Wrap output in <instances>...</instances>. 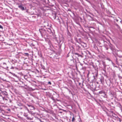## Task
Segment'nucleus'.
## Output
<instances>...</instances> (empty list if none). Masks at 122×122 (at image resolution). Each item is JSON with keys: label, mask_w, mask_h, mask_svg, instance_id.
Listing matches in <instances>:
<instances>
[{"label": "nucleus", "mask_w": 122, "mask_h": 122, "mask_svg": "<svg viewBox=\"0 0 122 122\" xmlns=\"http://www.w3.org/2000/svg\"><path fill=\"white\" fill-rule=\"evenodd\" d=\"M98 71L97 69H95V71L93 73L94 75L92 77H89V72H88V73L87 75V77L88 81L91 83L98 84L99 83L97 81H96V79L95 78L97 77L98 76Z\"/></svg>", "instance_id": "nucleus-1"}, {"label": "nucleus", "mask_w": 122, "mask_h": 122, "mask_svg": "<svg viewBox=\"0 0 122 122\" xmlns=\"http://www.w3.org/2000/svg\"><path fill=\"white\" fill-rule=\"evenodd\" d=\"M19 87H21L23 89L26 90L25 91H31L32 89V88L31 87H30L29 86H28L26 85H25L24 84L23 86H19Z\"/></svg>", "instance_id": "nucleus-2"}, {"label": "nucleus", "mask_w": 122, "mask_h": 122, "mask_svg": "<svg viewBox=\"0 0 122 122\" xmlns=\"http://www.w3.org/2000/svg\"><path fill=\"white\" fill-rule=\"evenodd\" d=\"M91 88V89L93 91H94L96 90V84H91L90 85Z\"/></svg>", "instance_id": "nucleus-3"}, {"label": "nucleus", "mask_w": 122, "mask_h": 122, "mask_svg": "<svg viewBox=\"0 0 122 122\" xmlns=\"http://www.w3.org/2000/svg\"><path fill=\"white\" fill-rule=\"evenodd\" d=\"M69 86H70V87L71 89H76V87H77V85L76 84L75 85L74 84H69Z\"/></svg>", "instance_id": "nucleus-4"}, {"label": "nucleus", "mask_w": 122, "mask_h": 122, "mask_svg": "<svg viewBox=\"0 0 122 122\" xmlns=\"http://www.w3.org/2000/svg\"><path fill=\"white\" fill-rule=\"evenodd\" d=\"M39 30L42 36L43 34L45 33L46 32L45 30L43 28L39 29Z\"/></svg>", "instance_id": "nucleus-5"}, {"label": "nucleus", "mask_w": 122, "mask_h": 122, "mask_svg": "<svg viewBox=\"0 0 122 122\" xmlns=\"http://www.w3.org/2000/svg\"><path fill=\"white\" fill-rule=\"evenodd\" d=\"M105 92V91H104L102 90L99 92L98 93H94V94L97 95H99V94H103Z\"/></svg>", "instance_id": "nucleus-6"}, {"label": "nucleus", "mask_w": 122, "mask_h": 122, "mask_svg": "<svg viewBox=\"0 0 122 122\" xmlns=\"http://www.w3.org/2000/svg\"><path fill=\"white\" fill-rule=\"evenodd\" d=\"M109 48L112 51H113L114 50V46L111 44L109 45Z\"/></svg>", "instance_id": "nucleus-7"}, {"label": "nucleus", "mask_w": 122, "mask_h": 122, "mask_svg": "<svg viewBox=\"0 0 122 122\" xmlns=\"http://www.w3.org/2000/svg\"><path fill=\"white\" fill-rule=\"evenodd\" d=\"M1 95H4L7 96L8 95V94L7 92L5 91H2L1 90Z\"/></svg>", "instance_id": "nucleus-8"}, {"label": "nucleus", "mask_w": 122, "mask_h": 122, "mask_svg": "<svg viewBox=\"0 0 122 122\" xmlns=\"http://www.w3.org/2000/svg\"><path fill=\"white\" fill-rule=\"evenodd\" d=\"M115 92L112 91H110L109 93V95L112 97H113L115 94Z\"/></svg>", "instance_id": "nucleus-9"}, {"label": "nucleus", "mask_w": 122, "mask_h": 122, "mask_svg": "<svg viewBox=\"0 0 122 122\" xmlns=\"http://www.w3.org/2000/svg\"><path fill=\"white\" fill-rule=\"evenodd\" d=\"M18 7L22 10H24L26 9V7H25V9L24 7H23L21 5H19L18 6Z\"/></svg>", "instance_id": "nucleus-10"}, {"label": "nucleus", "mask_w": 122, "mask_h": 122, "mask_svg": "<svg viewBox=\"0 0 122 122\" xmlns=\"http://www.w3.org/2000/svg\"><path fill=\"white\" fill-rule=\"evenodd\" d=\"M78 42H77L79 43H80V42H81V43H83L84 44H85L86 45V43H84L83 42L81 41V38H78Z\"/></svg>", "instance_id": "nucleus-11"}, {"label": "nucleus", "mask_w": 122, "mask_h": 122, "mask_svg": "<svg viewBox=\"0 0 122 122\" xmlns=\"http://www.w3.org/2000/svg\"><path fill=\"white\" fill-rule=\"evenodd\" d=\"M101 83L102 84H103L104 83V78L103 77H101L100 79V81Z\"/></svg>", "instance_id": "nucleus-12"}, {"label": "nucleus", "mask_w": 122, "mask_h": 122, "mask_svg": "<svg viewBox=\"0 0 122 122\" xmlns=\"http://www.w3.org/2000/svg\"><path fill=\"white\" fill-rule=\"evenodd\" d=\"M78 37V36L77 35L76 36H75L74 38V40L76 41V42H78V38L77 37Z\"/></svg>", "instance_id": "nucleus-13"}, {"label": "nucleus", "mask_w": 122, "mask_h": 122, "mask_svg": "<svg viewBox=\"0 0 122 122\" xmlns=\"http://www.w3.org/2000/svg\"><path fill=\"white\" fill-rule=\"evenodd\" d=\"M115 117L116 118V120L117 122H121V119L120 118L118 117H117V118L116 117Z\"/></svg>", "instance_id": "nucleus-14"}, {"label": "nucleus", "mask_w": 122, "mask_h": 122, "mask_svg": "<svg viewBox=\"0 0 122 122\" xmlns=\"http://www.w3.org/2000/svg\"><path fill=\"white\" fill-rule=\"evenodd\" d=\"M102 96H103V97L104 98H107V95L106 93L105 92L103 94V95H102Z\"/></svg>", "instance_id": "nucleus-15"}, {"label": "nucleus", "mask_w": 122, "mask_h": 122, "mask_svg": "<svg viewBox=\"0 0 122 122\" xmlns=\"http://www.w3.org/2000/svg\"><path fill=\"white\" fill-rule=\"evenodd\" d=\"M106 65H105L103 66V68L102 69L103 71H104L105 72H106Z\"/></svg>", "instance_id": "nucleus-16"}, {"label": "nucleus", "mask_w": 122, "mask_h": 122, "mask_svg": "<svg viewBox=\"0 0 122 122\" xmlns=\"http://www.w3.org/2000/svg\"><path fill=\"white\" fill-rule=\"evenodd\" d=\"M109 112H110V113L111 114H112V116L114 117V115H115V114L114 113H113V111H109Z\"/></svg>", "instance_id": "nucleus-17"}, {"label": "nucleus", "mask_w": 122, "mask_h": 122, "mask_svg": "<svg viewBox=\"0 0 122 122\" xmlns=\"http://www.w3.org/2000/svg\"><path fill=\"white\" fill-rule=\"evenodd\" d=\"M17 105L19 106H21L23 105V104L19 102H18L17 103Z\"/></svg>", "instance_id": "nucleus-18"}, {"label": "nucleus", "mask_w": 122, "mask_h": 122, "mask_svg": "<svg viewBox=\"0 0 122 122\" xmlns=\"http://www.w3.org/2000/svg\"><path fill=\"white\" fill-rule=\"evenodd\" d=\"M68 90H69V93L70 94H71V95H72V96L73 97V95H75V94L74 93H72L71 91L70 90H69V89Z\"/></svg>", "instance_id": "nucleus-19"}, {"label": "nucleus", "mask_w": 122, "mask_h": 122, "mask_svg": "<svg viewBox=\"0 0 122 122\" xmlns=\"http://www.w3.org/2000/svg\"><path fill=\"white\" fill-rule=\"evenodd\" d=\"M47 31L48 32L50 33H51V30L50 28H48L47 29Z\"/></svg>", "instance_id": "nucleus-20"}, {"label": "nucleus", "mask_w": 122, "mask_h": 122, "mask_svg": "<svg viewBox=\"0 0 122 122\" xmlns=\"http://www.w3.org/2000/svg\"><path fill=\"white\" fill-rule=\"evenodd\" d=\"M67 34L68 36H69L70 37H71V34L69 31L67 32Z\"/></svg>", "instance_id": "nucleus-21"}, {"label": "nucleus", "mask_w": 122, "mask_h": 122, "mask_svg": "<svg viewBox=\"0 0 122 122\" xmlns=\"http://www.w3.org/2000/svg\"><path fill=\"white\" fill-rule=\"evenodd\" d=\"M115 25L116 26H117V28L118 29H119L120 28V27L119 26V25H118L117 24V23H115Z\"/></svg>", "instance_id": "nucleus-22"}, {"label": "nucleus", "mask_w": 122, "mask_h": 122, "mask_svg": "<svg viewBox=\"0 0 122 122\" xmlns=\"http://www.w3.org/2000/svg\"><path fill=\"white\" fill-rule=\"evenodd\" d=\"M74 54L76 55H78V57H80V56L81 57V56H82L81 55H79V54H78V53H74Z\"/></svg>", "instance_id": "nucleus-23"}, {"label": "nucleus", "mask_w": 122, "mask_h": 122, "mask_svg": "<svg viewBox=\"0 0 122 122\" xmlns=\"http://www.w3.org/2000/svg\"><path fill=\"white\" fill-rule=\"evenodd\" d=\"M74 54L76 55H78V57H80V56L81 57V56H82L81 55H79V54H78V53H74Z\"/></svg>", "instance_id": "nucleus-24"}, {"label": "nucleus", "mask_w": 122, "mask_h": 122, "mask_svg": "<svg viewBox=\"0 0 122 122\" xmlns=\"http://www.w3.org/2000/svg\"><path fill=\"white\" fill-rule=\"evenodd\" d=\"M74 54L76 55H78V57H80V56L81 57V56H82L81 55H79V54H78V53H74Z\"/></svg>", "instance_id": "nucleus-25"}, {"label": "nucleus", "mask_w": 122, "mask_h": 122, "mask_svg": "<svg viewBox=\"0 0 122 122\" xmlns=\"http://www.w3.org/2000/svg\"><path fill=\"white\" fill-rule=\"evenodd\" d=\"M115 61H116V64L117 65H118L119 63H118V59L117 58H116Z\"/></svg>", "instance_id": "nucleus-26"}, {"label": "nucleus", "mask_w": 122, "mask_h": 122, "mask_svg": "<svg viewBox=\"0 0 122 122\" xmlns=\"http://www.w3.org/2000/svg\"><path fill=\"white\" fill-rule=\"evenodd\" d=\"M112 74L113 76L114 77L116 76L115 73V72H113L112 73Z\"/></svg>", "instance_id": "nucleus-27"}, {"label": "nucleus", "mask_w": 122, "mask_h": 122, "mask_svg": "<svg viewBox=\"0 0 122 122\" xmlns=\"http://www.w3.org/2000/svg\"><path fill=\"white\" fill-rule=\"evenodd\" d=\"M75 120V119L74 117H73L72 119V121L73 122Z\"/></svg>", "instance_id": "nucleus-28"}, {"label": "nucleus", "mask_w": 122, "mask_h": 122, "mask_svg": "<svg viewBox=\"0 0 122 122\" xmlns=\"http://www.w3.org/2000/svg\"><path fill=\"white\" fill-rule=\"evenodd\" d=\"M102 42H103L104 43V44H106V43H107V42L106 41L104 40L102 41Z\"/></svg>", "instance_id": "nucleus-29"}, {"label": "nucleus", "mask_w": 122, "mask_h": 122, "mask_svg": "<svg viewBox=\"0 0 122 122\" xmlns=\"http://www.w3.org/2000/svg\"><path fill=\"white\" fill-rule=\"evenodd\" d=\"M108 60L109 61H111L112 62V64H113V62L112 61H111V60H110V59H108Z\"/></svg>", "instance_id": "nucleus-30"}, {"label": "nucleus", "mask_w": 122, "mask_h": 122, "mask_svg": "<svg viewBox=\"0 0 122 122\" xmlns=\"http://www.w3.org/2000/svg\"><path fill=\"white\" fill-rule=\"evenodd\" d=\"M0 28L2 29H3V27L0 25Z\"/></svg>", "instance_id": "nucleus-31"}, {"label": "nucleus", "mask_w": 122, "mask_h": 122, "mask_svg": "<svg viewBox=\"0 0 122 122\" xmlns=\"http://www.w3.org/2000/svg\"><path fill=\"white\" fill-rule=\"evenodd\" d=\"M25 54L27 56H29V54L28 53H25Z\"/></svg>", "instance_id": "nucleus-32"}, {"label": "nucleus", "mask_w": 122, "mask_h": 122, "mask_svg": "<svg viewBox=\"0 0 122 122\" xmlns=\"http://www.w3.org/2000/svg\"><path fill=\"white\" fill-rule=\"evenodd\" d=\"M102 64L103 65V66L104 65H105V62L104 61H102Z\"/></svg>", "instance_id": "nucleus-33"}, {"label": "nucleus", "mask_w": 122, "mask_h": 122, "mask_svg": "<svg viewBox=\"0 0 122 122\" xmlns=\"http://www.w3.org/2000/svg\"><path fill=\"white\" fill-rule=\"evenodd\" d=\"M24 116L25 117H27L28 116V115L27 114H25V115H24Z\"/></svg>", "instance_id": "nucleus-34"}, {"label": "nucleus", "mask_w": 122, "mask_h": 122, "mask_svg": "<svg viewBox=\"0 0 122 122\" xmlns=\"http://www.w3.org/2000/svg\"><path fill=\"white\" fill-rule=\"evenodd\" d=\"M1 90H0V96H2V97H3L2 96V95H1ZM3 99H4V98H3Z\"/></svg>", "instance_id": "nucleus-35"}, {"label": "nucleus", "mask_w": 122, "mask_h": 122, "mask_svg": "<svg viewBox=\"0 0 122 122\" xmlns=\"http://www.w3.org/2000/svg\"><path fill=\"white\" fill-rule=\"evenodd\" d=\"M93 99H94V100L96 102H97V100L96 99H95V98H93Z\"/></svg>", "instance_id": "nucleus-36"}, {"label": "nucleus", "mask_w": 122, "mask_h": 122, "mask_svg": "<svg viewBox=\"0 0 122 122\" xmlns=\"http://www.w3.org/2000/svg\"><path fill=\"white\" fill-rule=\"evenodd\" d=\"M12 75L14 76H15L16 77H17V76L14 73H13L12 74Z\"/></svg>", "instance_id": "nucleus-37"}, {"label": "nucleus", "mask_w": 122, "mask_h": 122, "mask_svg": "<svg viewBox=\"0 0 122 122\" xmlns=\"http://www.w3.org/2000/svg\"><path fill=\"white\" fill-rule=\"evenodd\" d=\"M106 112V114H107V115L108 116H110V115H109V114H108V112Z\"/></svg>", "instance_id": "nucleus-38"}, {"label": "nucleus", "mask_w": 122, "mask_h": 122, "mask_svg": "<svg viewBox=\"0 0 122 122\" xmlns=\"http://www.w3.org/2000/svg\"><path fill=\"white\" fill-rule=\"evenodd\" d=\"M105 48H106V50H108V48L106 47H105Z\"/></svg>", "instance_id": "nucleus-39"}, {"label": "nucleus", "mask_w": 122, "mask_h": 122, "mask_svg": "<svg viewBox=\"0 0 122 122\" xmlns=\"http://www.w3.org/2000/svg\"><path fill=\"white\" fill-rule=\"evenodd\" d=\"M26 76H26L25 75V76H24V77L25 78V79H27V78H26Z\"/></svg>", "instance_id": "nucleus-40"}, {"label": "nucleus", "mask_w": 122, "mask_h": 122, "mask_svg": "<svg viewBox=\"0 0 122 122\" xmlns=\"http://www.w3.org/2000/svg\"><path fill=\"white\" fill-rule=\"evenodd\" d=\"M27 105L29 107H32V106L31 105Z\"/></svg>", "instance_id": "nucleus-41"}, {"label": "nucleus", "mask_w": 122, "mask_h": 122, "mask_svg": "<svg viewBox=\"0 0 122 122\" xmlns=\"http://www.w3.org/2000/svg\"><path fill=\"white\" fill-rule=\"evenodd\" d=\"M88 13L91 15H92V13L91 12H89Z\"/></svg>", "instance_id": "nucleus-42"}, {"label": "nucleus", "mask_w": 122, "mask_h": 122, "mask_svg": "<svg viewBox=\"0 0 122 122\" xmlns=\"http://www.w3.org/2000/svg\"><path fill=\"white\" fill-rule=\"evenodd\" d=\"M10 68L11 69H14V68L12 66L11 67V68Z\"/></svg>", "instance_id": "nucleus-43"}, {"label": "nucleus", "mask_w": 122, "mask_h": 122, "mask_svg": "<svg viewBox=\"0 0 122 122\" xmlns=\"http://www.w3.org/2000/svg\"><path fill=\"white\" fill-rule=\"evenodd\" d=\"M59 110H62L63 111H64V110H62L61 109H60V108H59Z\"/></svg>", "instance_id": "nucleus-44"}, {"label": "nucleus", "mask_w": 122, "mask_h": 122, "mask_svg": "<svg viewBox=\"0 0 122 122\" xmlns=\"http://www.w3.org/2000/svg\"><path fill=\"white\" fill-rule=\"evenodd\" d=\"M59 112L60 113H61L62 112L61 111H59Z\"/></svg>", "instance_id": "nucleus-45"}, {"label": "nucleus", "mask_w": 122, "mask_h": 122, "mask_svg": "<svg viewBox=\"0 0 122 122\" xmlns=\"http://www.w3.org/2000/svg\"><path fill=\"white\" fill-rule=\"evenodd\" d=\"M26 118L27 119H30L28 117H27V118Z\"/></svg>", "instance_id": "nucleus-46"}, {"label": "nucleus", "mask_w": 122, "mask_h": 122, "mask_svg": "<svg viewBox=\"0 0 122 122\" xmlns=\"http://www.w3.org/2000/svg\"><path fill=\"white\" fill-rule=\"evenodd\" d=\"M3 64L4 65H6V64L5 63H3Z\"/></svg>", "instance_id": "nucleus-47"}, {"label": "nucleus", "mask_w": 122, "mask_h": 122, "mask_svg": "<svg viewBox=\"0 0 122 122\" xmlns=\"http://www.w3.org/2000/svg\"><path fill=\"white\" fill-rule=\"evenodd\" d=\"M48 84H51V83L49 81L48 82Z\"/></svg>", "instance_id": "nucleus-48"}, {"label": "nucleus", "mask_w": 122, "mask_h": 122, "mask_svg": "<svg viewBox=\"0 0 122 122\" xmlns=\"http://www.w3.org/2000/svg\"><path fill=\"white\" fill-rule=\"evenodd\" d=\"M32 46H35V45H34V44H32Z\"/></svg>", "instance_id": "nucleus-49"}, {"label": "nucleus", "mask_w": 122, "mask_h": 122, "mask_svg": "<svg viewBox=\"0 0 122 122\" xmlns=\"http://www.w3.org/2000/svg\"><path fill=\"white\" fill-rule=\"evenodd\" d=\"M116 20L117 22H118V19H116Z\"/></svg>", "instance_id": "nucleus-50"}, {"label": "nucleus", "mask_w": 122, "mask_h": 122, "mask_svg": "<svg viewBox=\"0 0 122 122\" xmlns=\"http://www.w3.org/2000/svg\"><path fill=\"white\" fill-rule=\"evenodd\" d=\"M111 17H112V18H114V20H115V18H114V17H112V16H111Z\"/></svg>", "instance_id": "nucleus-51"}, {"label": "nucleus", "mask_w": 122, "mask_h": 122, "mask_svg": "<svg viewBox=\"0 0 122 122\" xmlns=\"http://www.w3.org/2000/svg\"><path fill=\"white\" fill-rule=\"evenodd\" d=\"M81 84H79V85H81ZM82 85V86H83V84H81Z\"/></svg>", "instance_id": "nucleus-52"}, {"label": "nucleus", "mask_w": 122, "mask_h": 122, "mask_svg": "<svg viewBox=\"0 0 122 122\" xmlns=\"http://www.w3.org/2000/svg\"><path fill=\"white\" fill-rule=\"evenodd\" d=\"M39 119V121L41 122V119Z\"/></svg>", "instance_id": "nucleus-53"}, {"label": "nucleus", "mask_w": 122, "mask_h": 122, "mask_svg": "<svg viewBox=\"0 0 122 122\" xmlns=\"http://www.w3.org/2000/svg\"><path fill=\"white\" fill-rule=\"evenodd\" d=\"M8 110L9 111H10V109H9Z\"/></svg>", "instance_id": "nucleus-54"}, {"label": "nucleus", "mask_w": 122, "mask_h": 122, "mask_svg": "<svg viewBox=\"0 0 122 122\" xmlns=\"http://www.w3.org/2000/svg\"><path fill=\"white\" fill-rule=\"evenodd\" d=\"M119 105L120 106H121V105L120 104V103L119 104Z\"/></svg>", "instance_id": "nucleus-55"}, {"label": "nucleus", "mask_w": 122, "mask_h": 122, "mask_svg": "<svg viewBox=\"0 0 122 122\" xmlns=\"http://www.w3.org/2000/svg\"><path fill=\"white\" fill-rule=\"evenodd\" d=\"M120 22L121 23H122V20H121V21H120Z\"/></svg>", "instance_id": "nucleus-56"}, {"label": "nucleus", "mask_w": 122, "mask_h": 122, "mask_svg": "<svg viewBox=\"0 0 122 122\" xmlns=\"http://www.w3.org/2000/svg\"><path fill=\"white\" fill-rule=\"evenodd\" d=\"M88 16H89L90 17H91V16L90 15H88Z\"/></svg>", "instance_id": "nucleus-57"}, {"label": "nucleus", "mask_w": 122, "mask_h": 122, "mask_svg": "<svg viewBox=\"0 0 122 122\" xmlns=\"http://www.w3.org/2000/svg\"><path fill=\"white\" fill-rule=\"evenodd\" d=\"M22 108H20V109H22Z\"/></svg>", "instance_id": "nucleus-58"}, {"label": "nucleus", "mask_w": 122, "mask_h": 122, "mask_svg": "<svg viewBox=\"0 0 122 122\" xmlns=\"http://www.w3.org/2000/svg\"><path fill=\"white\" fill-rule=\"evenodd\" d=\"M65 88H67V89H68V88H67L66 87H65Z\"/></svg>", "instance_id": "nucleus-59"}, {"label": "nucleus", "mask_w": 122, "mask_h": 122, "mask_svg": "<svg viewBox=\"0 0 122 122\" xmlns=\"http://www.w3.org/2000/svg\"><path fill=\"white\" fill-rule=\"evenodd\" d=\"M33 101V100H31V102H32Z\"/></svg>", "instance_id": "nucleus-60"}, {"label": "nucleus", "mask_w": 122, "mask_h": 122, "mask_svg": "<svg viewBox=\"0 0 122 122\" xmlns=\"http://www.w3.org/2000/svg\"><path fill=\"white\" fill-rule=\"evenodd\" d=\"M79 84H81V83H79Z\"/></svg>", "instance_id": "nucleus-61"}, {"label": "nucleus", "mask_w": 122, "mask_h": 122, "mask_svg": "<svg viewBox=\"0 0 122 122\" xmlns=\"http://www.w3.org/2000/svg\"><path fill=\"white\" fill-rule=\"evenodd\" d=\"M81 122H82L81 121Z\"/></svg>", "instance_id": "nucleus-62"}]
</instances>
